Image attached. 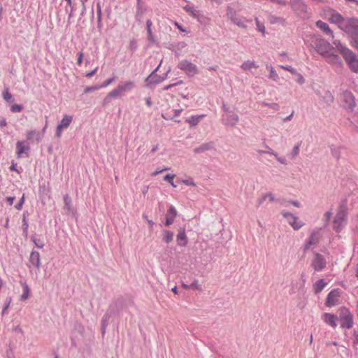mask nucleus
Returning a JSON list of instances; mask_svg holds the SVG:
<instances>
[{
  "label": "nucleus",
  "instance_id": "f257e3e1",
  "mask_svg": "<svg viewBox=\"0 0 358 358\" xmlns=\"http://www.w3.org/2000/svg\"><path fill=\"white\" fill-rule=\"evenodd\" d=\"M317 51L325 57L328 62L336 63L339 60L338 55H334L331 51L333 47L325 40L316 38L315 41Z\"/></svg>",
  "mask_w": 358,
  "mask_h": 358
},
{
  "label": "nucleus",
  "instance_id": "7c9ffc66",
  "mask_svg": "<svg viewBox=\"0 0 358 358\" xmlns=\"http://www.w3.org/2000/svg\"><path fill=\"white\" fill-rule=\"evenodd\" d=\"M30 292V289L27 283L23 285V293L20 296L22 301L27 299Z\"/></svg>",
  "mask_w": 358,
  "mask_h": 358
},
{
  "label": "nucleus",
  "instance_id": "f704fd0d",
  "mask_svg": "<svg viewBox=\"0 0 358 358\" xmlns=\"http://www.w3.org/2000/svg\"><path fill=\"white\" fill-rule=\"evenodd\" d=\"M255 22L257 25V29L262 34H264L266 31L264 24L262 23L257 18L255 19Z\"/></svg>",
  "mask_w": 358,
  "mask_h": 358
},
{
  "label": "nucleus",
  "instance_id": "4c0bfd02",
  "mask_svg": "<svg viewBox=\"0 0 358 358\" xmlns=\"http://www.w3.org/2000/svg\"><path fill=\"white\" fill-rule=\"evenodd\" d=\"M185 10L189 13L191 15L195 17L196 15L197 11L192 6H185L184 7Z\"/></svg>",
  "mask_w": 358,
  "mask_h": 358
},
{
  "label": "nucleus",
  "instance_id": "de8ad7c7",
  "mask_svg": "<svg viewBox=\"0 0 358 358\" xmlns=\"http://www.w3.org/2000/svg\"><path fill=\"white\" fill-rule=\"evenodd\" d=\"M270 78H272L274 80H276L278 78V73L273 69V67L270 68Z\"/></svg>",
  "mask_w": 358,
  "mask_h": 358
},
{
  "label": "nucleus",
  "instance_id": "1a4fd4ad",
  "mask_svg": "<svg viewBox=\"0 0 358 358\" xmlns=\"http://www.w3.org/2000/svg\"><path fill=\"white\" fill-rule=\"evenodd\" d=\"M178 68L185 71L188 76H193L197 73V67L195 64L187 60H182L179 62Z\"/></svg>",
  "mask_w": 358,
  "mask_h": 358
},
{
  "label": "nucleus",
  "instance_id": "a211bd4d",
  "mask_svg": "<svg viewBox=\"0 0 358 358\" xmlns=\"http://www.w3.org/2000/svg\"><path fill=\"white\" fill-rule=\"evenodd\" d=\"M177 243L179 246L185 247L187 244V238L185 234V231L183 229L180 230L177 235Z\"/></svg>",
  "mask_w": 358,
  "mask_h": 358
},
{
  "label": "nucleus",
  "instance_id": "0e129e2a",
  "mask_svg": "<svg viewBox=\"0 0 358 358\" xmlns=\"http://www.w3.org/2000/svg\"><path fill=\"white\" fill-rule=\"evenodd\" d=\"M273 1L275 2L276 3L279 4V5H282V6H285L286 5V1H285L274 0Z\"/></svg>",
  "mask_w": 358,
  "mask_h": 358
},
{
  "label": "nucleus",
  "instance_id": "72a5a7b5",
  "mask_svg": "<svg viewBox=\"0 0 358 358\" xmlns=\"http://www.w3.org/2000/svg\"><path fill=\"white\" fill-rule=\"evenodd\" d=\"M268 153L271 155H273L280 164H287V161H286L285 158L282 157H280L276 152H275L273 151H268Z\"/></svg>",
  "mask_w": 358,
  "mask_h": 358
},
{
  "label": "nucleus",
  "instance_id": "cd10ccee",
  "mask_svg": "<svg viewBox=\"0 0 358 358\" xmlns=\"http://www.w3.org/2000/svg\"><path fill=\"white\" fill-rule=\"evenodd\" d=\"M204 117V115L199 116H192L190 118L187 119L186 122H188L190 125L194 126L196 125L201 120L202 117Z\"/></svg>",
  "mask_w": 358,
  "mask_h": 358
},
{
  "label": "nucleus",
  "instance_id": "f3484780",
  "mask_svg": "<svg viewBox=\"0 0 358 358\" xmlns=\"http://www.w3.org/2000/svg\"><path fill=\"white\" fill-rule=\"evenodd\" d=\"M289 5L293 10H306L307 6L303 0H290Z\"/></svg>",
  "mask_w": 358,
  "mask_h": 358
},
{
  "label": "nucleus",
  "instance_id": "20e7f679",
  "mask_svg": "<svg viewBox=\"0 0 358 358\" xmlns=\"http://www.w3.org/2000/svg\"><path fill=\"white\" fill-rule=\"evenodd\" d=\"M339 320L341 321V327L343 329H351L353 326V315L350 309L345 306H342L339 309Z\"/></svg>",
  "mask_w": 358,
  "mask_h": 358
},
{
  "label": "nucleus",
  "instance_id": "ea45409f",
  "mask_svg": "<svg viewBox=\"0 0 358 358\" xmlns=\"http://www.w3.org/2000/svg\"><path fill=\"white\" fill-rule=\"evenodd\" d=\"M23 107L22 105L19 104H13L11 106L10 110L13 113H20L22 111Z\"/></svg>",
  "mask_w": 358,
  "mask_h": 358
},
{
  "label": "nucleus",
  "instance_id": "a878e982",
  "mask_svg": "<svg viewBox=\"0 0 358 358\" xmlns=\"http://www.w3.org/2000/svg\"><path fill=\"white\" fill-rule=\"evenodd\" d=\"M241 69L244 71L250 70L252 68H258V65H256L254 62L247 61L242 64Z\"/></svg>",
  "mask_w": 358,
  "mask_h": 358
},
{
  "label": "nucleus",
  "instance_id": "c9c22d12",
  "mask_svg": "<svg viewBox=\"0 0 358 358\" xmlns=\"http://www.w3.org/2000/svg\"><path fill=\"white\" fill-rule=\"evenodd\" d=\"M263 200L264 201H266V200H268L270 202H275V201H277L278 200L275 198V196L273 193L271 192H268V193H266L264 196H263Z\"/></svg>",
  "mask_w": 358,
  "mask_h": 358
},
{
  "label": "nucleus",
  "instance_id": "423d86ee",
  "mask_svg": "<svg viewBox=\"0 0 358 358\" xmlns=\"http://www.w3.org/2000/svg\"><path fill=\"white\" fill-rule=\"evenodd\" d=\"M124 306V299L123 297H118L113 300L108 306L106 311L113 315H118L122 312Z\"/></svg>",
  "mask_w": 358,
  "mask_h": 358
},
{
  "label": "nucleus",
  "instance_id": "a18cd8bd",
  "mask_svg": "<svg viewBox=\"0 0 358 358\" xmlns=\"http://www.w3.org/2000/svg\"><path fill=\"white\" fill-rule=\"evenodd\" d=\"M151 26H152L151 20H147L146 27H147V31H148L150 39H151L152 36V31H151Z\"/></svg>",
  "mask_w": 358,
  "mask_h": 358
},
{
  "label": "nucleus",
  "instance_id": "2f4dec72",
  "mask_svg": "<svg viewBox=\"0 0 358 358\" xmlns=\"http://www.w3.org/2000/svg\"><path fill=\"white\" fill-rule=\"evenodd\" d=\"M224 250H225L224 248L222 245H218L217 247H216V248L215 250L213 256H211L212 258H213L215 257L221 256L222 255H223L224 253Z\"/></svg>",
  "mask_w": 358,
  "mask_h": 358
},
{
  "label": "nucleus",
  "instance_id": "6e6d98bb",
  "mask_svg": "<svg viewBox=\"0 0 358 358\" xmlns=\"http://www.w3.org/2000/svg\"><path fill=\"white\" fill-rule=\"evenodd\" d=\"M166 170H168V168H165V169H157V170H156L155 171H154L153 173H151V176H157L158 174H159V173H162L163 171H166Z\"/></svg>",
  "mask_w": 358,
  "mask_h": 358
},
{
  "label": "nucleus",
  "instance_id": "052dcab7",
  "mask_svg": "<svg viewBox=\"0 0 358 358\" xmlns=\"http://www.w3.org/2000/svg\"><path fill=\"white\" fill-rule=\"evenodd\" d=\"M353 45L358 49V36L353 37Z\"/></svg>",
  "mask_w": 358,
  "mask_h": 358
},
{
  "label": "nucleus",
  "instance_id": "3c124183",
  "mask_svg": "<svg viewBox=\"0 0 358 358\" xmlns=\"http://www.w3.org/2000/svg\"><path fill=\"white\" fill-rule=\"evenodd\" d=\"M332 213L331 211L326 212L324 214V221L329 222L331 221Z\"/></svg>",
  "mask_w": 358,
  "mask_h": 358
},
{
  "label": "nucleus",
  "instance_id": "9d476101",
  "mask_svg": "<svg viewBox=\"0 0 358 358\" xmlns=\"http://www.w3.org/2000/svg\"><path fill=\"white\" fill-rule=\"evenodd\" d=\"M343 106L350 110H352L355 106V97L352 92H344L342 94Z\"/></svg>",
  "mask_w": 358,
  "mask_h": 358
},
{
  "label": "nucleus",
  "instance_id": "ddd939ff",
  "mask_svg": "<svg viewBox=\"0 0 358 358\" xmlns=\"http://www.w3.org/2000/svg\"><path fill=\"white\" fill-rule=\"evenodd\" d=\"M319 243V231L314 230L311 232L310 236L306 240L304 245L303 250L306 251L311 245H316Z\"/></svg>",
  "mask_w": 358,
  "mask_h": 358
},
{
  "label": "nucleus",
  "instance_id": "338daca9",
  "mask_svg": "<svg viewBox=\"0 0 358 358\" xmlns=\"http://www.w3.org/2000/svg\"><path fill=\"white\" fill-rule=\"evenodd\" d=\"M6 119L3 118L0 120V127H5L6 126Z\"/></svg>",
  "mask_w": 358,
  "mask_h": 358
},
{
  "label": "nucleus",
  "instance_id": "bb28decb",
  "mask_svg": "<svg viewBox=\"0 0 358 358\" xmlns=\"http://www.w3.org/2000/svg\"><path fill=\"white\" fill-rule=\"evenodd\" d=\"M173 233L171 231L165 230L164 231V236L163 241L166 243H169L173 241Z\"/></svg>",
  "mask_w": 358,
  "mask_h": 358
},
{
  "label": "nucleus",
  "instance_id": "c85d7f7f",
  "mask_svg": "<svg viewBox=\"0 0 358 358\" xmlns=\"http://www.w3.org/2000/svg\"><path fill=\"white\" fill-rule=\"evenodd\" d=\"M31 239L33 241V243L35 244L36 247H37L38 248L41 249L44 247L45 245H44L43 241L40 238H37L36 235H32L31 236Z\"/></svg>",
  "mask_w": 358,
  "mask_h": 358
},
{
  "label": "nucleus",
  "instance_id": "13d9d810",
  "mask_svg": "<svg viewBox=\"0 0 358 358\" xmlns=\"http://www.w3.org/2000/svg\"><path fill=\"white\" fill-rule=\"evenodd\" d=\"M24 201V196L23 195L20 203L17 206H15V208L17 210H20L22 208Z\"/></svg>",
  "mask_w": 358,
  "mask_h": 358
},
{
  "label": "nucleus",
  "instance_id": "c03bdc74",
  "mask_svg": "<svg viewBox=\"0 0 358 358\" xmlns=\"http://www.w3.org/2000/svg\"><path fill=\"white\" fill-rule=\"evenodd\" d=\"M300 145H301V143H299L294 146V148L292 150V152H291L293 157H295L299 155Z\"/></svg>",
  "mask_w": 358,
  "mask_h": 358
},
{
  "label": "nucleus",
  "instance_id": "4be33fe9",
  "mask_svg": "<svg viewBox=\"0 0 358 358\" xmlns=\"http://www.w3.org/2000/svg\"><path fill=\"white\" fill-rule=\"evenodd\" d=\"M327 282L324 281V279H320L318 280L314 285H313V289L315 294L320 293L323 289L327 286Z\"/></svg>",
  "mask_w": 358,
  "mask_h": 358
},
{
  "label": "nucleus",
  "instance_id": "2eb2a0df",
  "mask_svg": "<svg viewBox=\"0 0 358 358\" xmlns=\"http://www.w3.org/2000/svg\"><path fill=\"white\" fill-rule=\"evenodd\" d=\"M323 320L327 324L334 328L337 326L336 320H338V317L334 314L325 313L323 315Z\"/></svg>",
  "mask_w": 358,
  "mask_h": 358
},
{
  "label": "nucleus",
  "instance_id": "f8f14e48",
  "mask_svg": "<svg viewBox=\"0 0 358 358\" xmlns=\"http://www.w3.org/2000/svg\"><path fill=\"white\" fill-rule=\"evenodd\" d=\"M73 120L71 115H64L60 123L57 127L56 136L59 138L62 136L63 129H66L69 127Z\"/></svg>",
  "mask_w": 358,
  "mask_h": 358
},
{
  "label": "nucleus",
  "instance_id": "7ed1b4c3",
  "mask_svg": "<svg viewBox=\"0 0 358 358\" xmlns=\"http://www.w3.org/2000/svg\"><path fill=\"white\" fill-rule=\"evenodd\" d=\"M334 44L341 52L350 70L354 73H358V58L356 55L351 50L343 47L339 42L334 41Z\"/></svg>",
  "mask_w": 358,
  "mask_h": 358
},
{
  "label": "nucleus",
  "instance_id": "f03ea898",
  "mask_svg": "<svg viewBox=\"0 0 358 358\" xmlns=\"http://www.w3.org/2000/svg\"><path fill=\"white\" fill-rule=\"evenodd\" d=\"M325 15L330 22L337 24L345 32H348L352 18H344L339 13L332 9L328 10Z\"/></svg>",
  "mask_w": 358,
  "mask_h": 358
},
{
  "label": "nucleus",
  "instance_id": "aec40b11",
  "mask_svg": "<svg viewBox=\"0 0 358 358\" xmlns=\"http://www.w3.org/2000/svg\"><path fill=\"white\" fill-rule=\"evenodd\" d=\"M348 33L351 34L352 38L355 36H358V20L352 18Z\"/></svg>",
  "mask_w": 358,
  "mask_h": 358
},
{
  "label": "nucleus",
  "instance_id": "39448f33",
  "mask_svg": "<svg viewBox=\"0 0 358 358\" xmlns=\"http://www.w3.org/2000/svg\"><path fill=\"white\" fill-rule=\"evenodd\" d=\"M134 87V83L129 80L119 84L114 90L110 91L108 96L110 98H117L124 95L127 92L131 91Z\"/></svg>",
  "mask_w": 358,
  "mask_h": 358
},
{
  "label": "nucleus",
  "instance_id": "6ab92c4d",
  "mask_svg": "<svg viewBox=\"0 0 358 358\" xmlns=\"http://www.w3.org/2000/svg\"><path fill=\"white\" fill-rule=\"evenodd\" d=\"M112 315H113L106 311L104 315L103 316L101 322V329L102 334H104L106 333V328L109 324V320Z\"/></svg>",
  "mask_w": 358,
  "mask_h": 358
},
{
  "label": "nucleus",
  "instance_id": "473e14b6",
  "mask_svg": "<svg viewBox=\"0 0 358 358\" xmlns=\"http://www.w3.org/2000/svg\"><path fill=\"white\" fill-rule=\"evenodd\" d=\"M176 177V175L174 174H171V173H169L167 175H166L164 177V180L165 181H168L171 185L173 187H176V185L174 184L173 182V179L174 178Z\"/></svg>",
  "mask_w": 358,
  "mask_h": 358
},
{
  "label": "nucleus",
  "instance_id": "8fccbe9b",
  "mask_svg": "<svg viewBox=\"0 0 358 358\" xmlns=\"http://www.w3.org/2000/svg\"><path fill=\"white\" fill-rule=\"evenodd\" d=\"M332 213L331 211L326 212L324 214V221L329 222L331 221Z\"/></svg>",
  "mask_w": 358,
  "mask_h": 358
},
{
  "label": "nucleus",
  "instance_id": "bf43d9fd",
  "mask_svg": "<svg viewBox=\"0 0 358 358\" xmlns=\"http://www.w3.org/2000/svg\"><path fill=\"white\" fill-rule=\"evenodd\" d=\"M297 82L300 84H303L305 82L303 77L301 74H298Z\"/></svg>",
  "mask_w": 358,
  "mask_h": 358
},
{
  "label": "nucleus",
  "instance_id": "603ef678",
  "mask_svg": "<svg viewBox=\"0 0 358 358\" xmlns=\"http://www.w3.org/2000/svg\"><path fill=\"white\" fill-rule=\"evenodd\" d=\"M3 98L6 101H9L10 99H11L12 98V94L8 92V90H6L4 92H3Z\"/></svg>",
  "mask_w": 358,
  "mask_h": 358
},
{
  "label": "nucleus",
  "instance_id": "79ce46f5",
  "mask_svg": "<svg viewBox=\"0 0 358 358\" xmlns=\"http://www.w3.org/2000/svg\"><path fill=\"white\" fill-rule=\"evenodd\" d=\"M189 289H201V285L199 284V282L197 280H194L189 285Z\"/></svg>",
  "mask_w": 358,
  "mask_h": 358
},
{
  "label": "nucleus",
  "instance_id": "e433bc0d",
  "mask_svg": "<svg viewBox=\"0 0 358 358\" xmlns=\"http://www.w3.org/2000/svg\"><path fill=\"white\" fill-rule=\"evenodd\" d=\"M64 201L66 209L69 210H71V199L70 196L68 195H65L64 196Z\"/></svg>",
  "mask_w": 358,
  "mask_h": 358
},
{
  "label": "nucleus",
  "instance_id": "69168bd1",
  "mask_svg": "<svg viewBox=\"0 0 358 358\" xmlns=\"http://www.w3.org/2000/svg\"><path fill=\"white\" fill-rule=\"evenodd\" d=\"M6 199H7V201L8 202L9 205L11 206L13 203V201L15 200V197L10 196V197H7Z\"/></svg>",
  "mask_w": 358,
  "mask_h": 358
},
{
  "label": "nucleus",
  "instance_id": "412c9836",
  "mask_svg": "<svg viewBox=\"0 0 358 358\" xmlns=\"http://www.w3.org/2000/svg\"><path fill=\"white\" fill-rule=\"evenodd\" d=\"M316 25L318 28L322 30L326 34H330L332 38H334V34L332 30L330 29L329 26L327 23L322 22L321 20H318L316 22Z\"/></svg>",
  "mask_w": 358,
  "mask_h": 358
},
{
  "label": "nucleus",
  "instance_id": "680f3d73",
  "mask_svg": "<svg viewBox=\"0 0 358 358\" xmlns=\"http://www.w3.org/2000/svg\"><path fill=\"white\" fill-rule=\"evenodd\" d=\"M333 226H334V229L337 232L340 231L343 229V225H340V224L333 225Z\"/></svg>",
  "mask_w": 358,
  "mask_h": 358
},
{
  "label": "nucleus",
  "instance_id": "393cba45",
  "mask_svg": "<svg viewBox=\"0 0 358 358\" xmlns=\"http://www.w3.org/2000/svg\"><path fill=\"white\" fill-rule=\"evenodd\" d=\"M27 138L29 141H31L34 138H35L38 142H39L41 140V138L40 137L39 134L35 130L27 131Z\"/></svg>",
  "mask_w": 358,
  "mask_h": 358
},
{
  "label": "nucleus",
  "instance_id": "58836bf2",
  "mask_svg": "<svg viewBox=\"0 0 358 358\" xmlns=\"http://www.w3.org/2000/svg\"><path fill=\"white\" fill-rule=\"evenodd\" d=\"M101 89V87L99 85H95V86H91V87H87L84 89V93L87 94L91 92H94L96 90H99Z\"/></svg>",
  "mask_w": 358,
  "mask_h": 358
},
{
  "label": "nucleus",
  "instance_id": "b1692460",
  "mask_svg": "<svg viewBox=\"0 0 358 358\" xmlns=\"http://www.w3.org/2000/svg\"><path fill=\"white\" fill-rule=\"evenodd\" d=\"M227 15H228L229 17L231 18V20L234 22V23L237 24L238 27H245V20H242V19H240L238 17H234L232 16L231 11H228L227 12Z\"/></svg>",
  "mask_w": 358,
  "mask_h": 358
},
{
  "label": "nucleus",
  "instance_id": "774afa93",
  "mask_svg": "<svg viewBox=\"0 0 358 358\" xmlns=\"http://www.w3.org/2000/svg\"><path fill=\"white\" fill-rule=\"evenodd\" d=\"M232 120H233V122L232 124H235L238 122V117L236 115H232Z\"/></svg>",
  "mask_w": 358,
  "mask_h": 358
},
{
  "label": "nucleus",
  "instance_id": "09e8293b",
  "mask_svg": "<svg viewBox=\"0 0 358 358\" xmlns=\"http://www.w3.org/2000/svg\"><path fill=\"white\" fill-rule=\"evenodd\" d=\"M280 68H282V69H285L286 71H289L292 74H296V70L294 69H293L290 66H280Z\"/></svg>",
  "mask_w": 358,
  "mask_h": 358
},
{
  "label": "nucleus",
  "instance_id": "5701e85b",
  "mask_svg": "<svg viewBox=\"0 0 358 358\" xmlns=\"http://www.w3.org/2000/svg\"><path fill=\"white\" fill-rule=\"evenodd\" d=\"M29 149V148L25 145L23 142L18 141L16 144V152L19 157Z\"/></svg>",
  "mask_w": 358,
  "mask_h": 358
},
{
  "label": "nucleus",
  "instance_id": "a19ab883",
  "mask_svg": "<svg viewBox=\"0 0 358 358\" xmlns=\"http://www.w3.org/2000/svg\"><path fill=\"white\" fill-rule=\"evenodd\" d=\"M180 182L186 185H188V186H192V187H195L196 186V183L194 182V181L193 180V179L192 178H189V179H187V180H180Z\"/></svg>",
  "mask_w": 358,
  "mask_h": 358
},
{
  "label": "nucleus",
  "instance_id": "5fc2aeb1",
  "mask_svg": "<svg viewBox=\"0 0 358 358\" xmlns=\"http://www.w3.org/2000/svg\"><path fill=\"white\" fill-rule=\"evenodd\" d=\"M182 81L180 80L179 82H178L176 83L171 84V85H169L164 87L163 90H168L171 89V87L176 86L177 85L182 84Z\"/></svg>",
  "mask_w": 358,
  "mask_h": 358
},
{
  "label": "nucleus",
  "instance_id": "c756f323",
  "mask_svg": "<svg viewBox=\"0 0 358 358\" xmlns=\"http://www.w3.org/2000/svg\"><path fill=\"white\" fill-rule=\"evenodd\" d=\"M182 111V109H176V110H174L173 115H169L168 113H166V114L163 113L162 116L165 120H173L174 117L179 116Z\"/></svg>",
  "mask_w": 358,
  "mask_h": 358
},
{
  "label": "nucleus",
  "instance_id": "49530a36",
  "mask_svg": "<svg viewBox=\"0 0 358 358\" xmlns=\"http://www.w3.org/2000/svg\"><path fill=\"white\" fill-rule=\"evenodd\" d=\"M115 81V79L113 78H109L108 80H106L99 87L101 88L106 87L107 86L110 85L112 83Z\"/></svg>",
  "mask_w": 358,
  "mask_h": 358
},
{
  "label": "nucleus",
  "instance_id": "4d7b16f0",
  "mask_svg": "<svg viewBox=\"0 0 358 358\" xmlns=\"http://www.w3.org/2000/svg\"><path fill=\"white\" fill-rule=\"evenodd\" d=\"M97 70H98V67H96L93 71L86 73L85 76L87 78H90V77L93 76L96 73Z\"/></svg>",
  "mask_w": 358,
  "mask_h": 358
},
{
  "label": "nucleus",
  "instance_id": "6e6552de",
  "mask_svg": "<svg viewBox=\"0 0 358 358\" xmlns=\"http://www.w3.org/2000/svg\"><path fill=\"white\" fill-rule=\"evenodd\" d=\"M311 266L315 271H321L327 266L326 259L324 257L323 255L317 252L314 255V258L313 259Z\"/></svg>",
  "mask_w": 358,
  "mask_h": 358
},
{
  "label": "nucleus",
  "instance_id": "e2e57ef3",
  "mask_svg": "<svg viewBox=\"0 0 358 358\" xmlns=\"http://www.w3.org/2000/svg\"><path fill=\"white\" fill-rule=\"evenodd\" d=\"M9 303H10L8 302V303L7 304H6V305H5V306L3 307V308L2 311H1V315H5V314L6 313V311H7V310H8V307H9Z\"/></svg>",
  "mask_w": 358,
  "mask_h": 358
},
{
  "label": "nucleus",
  "instance_id": "0eeeda50",
  "mask_svg": "<svg viewBox=\"0 0 358 358\" xmlns=\"http://www.w3.org/2000/svg\"><path fill=\"white\" fill-rule=\"evenodd\" d=\"M348 215V206L345 201H342L338 206L336 214L334 220V224H341L346 221Z\"/></svg>",
  "mask_w": 358,
  "mask_h": 358
},
{
  "label": "nucleus",
  "instance_id": "37998d69",
  "mask_svg": "<svg viewBox=\"0 0 358 358\" xmlns=\"http://www.w3.org/2000/svg\"><path fill=\"white\" fill-rule=\"evenodd\" d=\"M353 336H354V339H353V342H352L353 347L357 348V345H358V330L354 329Z\"/></svg>",
  "mask_w": 358,
  "mask_h": 358
},
{
  "label": "nucleus",
  "instance_id": "dca6fc26",
  "mask_svg": "<svg viewBox=\"0 0 358 358\" xmlns=\"http://www.w3.org/2000/svg\"><path fill=\"white\" fill-rule=\"evenodd\" d=\"M177 215L178 213L176 209L173 206H170L166 215V224H172L174 222Z\"/></svg>",
  "mask_w": 358,
  "mask_h": 358
},
{
  "label": "nucleus",
  "instance_id": "4468645a",
  "mask_svg": "<svg viewBox=\"0 0 358 358\" xmlns=\"http://www.w3.org/2000/svg\"><path fill=\"white\" fill-rule=\"evenodd\" d=\"M29 267L31 268V266L36 268L37 271L40 270L41 265V257L40 254L36 250H32L30 257H29Z\"/></svg>",
  "mask_w": 358,
  "mask_h": 358
},
{
  "label": "nucleus",
  "instance_id": "864d4df0",
  "mask_svg": "<svg viewBox=\"0 0 358 358\" xmlns=\"http://www.w3.org/2000/svg\"><path fill=\"white\" fill-rule=\"evenodd\" d=\"M78 55V60H77V64L78 66H80L83 63V53L82 52H80Z\"/></svg>",
  "mask_w": 358,
  "mask_h": 358
},
{
  "label": "nucleus",
  "instance_id": "9b49d317",
  "mask_svg": "<svg viewBox=\"0 0 358 358\" xmlns=\"http://www.w3.org/2000/svg\"><path fill=\"white\" fill-rule=\"evenodd\" d=\"M341 289L339 288L334 289L327 294L325 305L327 307L335 306L338 303V298L340 296Z\"/></svg>",
  "mask_w": 358,
  "mask_h": 358
}]
</instances>
